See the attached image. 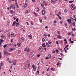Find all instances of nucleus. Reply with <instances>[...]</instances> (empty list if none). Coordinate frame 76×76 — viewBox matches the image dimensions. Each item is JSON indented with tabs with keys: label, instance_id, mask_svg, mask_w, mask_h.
<instances>
[{
	"label": "nucleus",
	"instance_id": "680f3d73",
	"mask_svg": "<svg viewBox=\"0 0 76 76\" xmlns=\"http://www.w3.org/2000/svg\"><path fill=\"white\" fill-rule=\"evenodd\" d=\"M41 6L42 7H44V4H42L41 5Z\"/></svg>",
	"mask_w": 76,
	"mask_h": 76
},
{
	"label": "nucleus",
	"instance_id": "cd10ccee",
	"mask_svg": "<svg viewBox=\"0 0 76 76\" xmlns=\"http://www.w3.org/2000/svg\"><path fill=\"white\" fill-rule=\"evenodd\" d=\"M64 12L65 13H67V10H64Z\"/></svg>",
	"mask_w": 76,
	"mask_h": 76
},
{
	"label": "nucleus",
	"instance_id": "393cba45",
	"mask_svg": "<svg viewBox=\"0 0 76 76\" xmlns=\"http://www.w3.org/2000/svg\"><path fill=\"white\" fill-rule=\"evenodd\" d=\"M3 65V63H1L0 64V67H1Z\"/></svg>",
	"mask_w": 76,
	"mask_h": 76
},
{
	"label": "nucleus",
	"instance_id": "7c9ffc66",
	"mask_svg": "<svg viewBox=\"0 0 76 76\" xmlns=\"http://www.w3.org/2000/svg\"><path fill=\"white\" fill-rule=\"evenodd\" d=\"M37 12H39V9L38 8H37Z\"/></svg>",
	"mask_w": 76,
	"mask_h": 76
},
{
	"label": "nucleus",
	"instance_id": "0e129e2a",
	"mask_svg": "<svg viewBox=\"0 0 76 76\" xmlns=\"http://www.w3.org/2000/svg\"><path fill=\"white\" fill-rule=\"evenodd\" d=\"M47 36L48 37H51V36L50 35V34H48L47 35Z\"/></svg>",
	"mask_w": 76,
	"mask_h": 76
},
{
	"label": "nucleus",
	"instance_id": "a19ab883",
	"mask_svg": "<svg viewBox=\"0 0 76 76\" xmlns=\"http://www.w3.org/2000/svg\"><path fill=\"white\" fill-rule=\"evenodd\" d=\"M4 54H7V52L5 51H4Z\"/></svg>",
	"mask_w": 76,
	"mask_h": 76
},
{
	"label": "nucleus",
	"instance_id": "58836bf2",
	"mask_svg": "<svg viewBox=\"0 0 76 76\" xmlns=\"http://www.w3.org/2000/svg\"><path fill=\"white\" fill-rule=\"evenodd\" d=\"M2 57V56H1V52H0V58H1Z\"/></svg>",
	"mask_w": 76,
	"mask_h": 76
},
{
	"label": "nucleus",
	"instance_id": "6e6552de",
	"mask_svg": "<svg viewBox=\"0 0 76 76\" xmlns=\"http://www.w3.org/2000/svg\"><path fill=\"white\" fill-rule=\"evenodd\" d=\"M13 63V64L14 65H16V61L15 60V61H12Z\"/></svg>",
	"mask_w": 76,
	"mask_h": 76
},
{
	"label": "nucleus",
	"instance_id": "423d86ee",
	"mask_svg": "<svg viewBox=\"0 0 76 76\" xmlns=\"http://www.w3.org/2000/svg\"><path fill=\"white\" fill-rule=\"evenodd\" d=\"M42 47L44 48H46V45H45V43H43L42 45Z\"/></svg>",
	"mask_w": 76,
	"mask_h": 76
},
{
	"label": "nucleus",
	"instance_id": "a211bd4d",
	"mask_svg": "<svg viewBox=\"0 0 76 76\" xmlns=\"http://www.w3.org/2000/svg\"><path fill=\"white\" fill-rule=\"evenodd\" d=\"M7 44H5L3 46V47H4V48H6V47H7Z\"/></svg>",
	"mask_w": 76,
	"mask_h": 76
},
{
	"label": "nucleus",
	"instance_id": "1a4fd4ad",
	"mask_svg": "<svg viewBox=\"0 0 76 76\" xmlns=\"http://www.w3.org/2000/svg\"><path fill=\"white\" fill-rule=\"evenodd\" d=\"M30 50V49H28L27 50V53H26L27 54H29V51Z\"/></svg>",
	"mask_w": 76,
	"mask_h": 76
},
{
	"label": "nucleus",
	"instance_id": "a878e982",
	"mask_svg": "<svg viewBox=\"0 0 76 76\" xmlns=\"http://www.w3.org/2000/svg\"><path fill=\"white\" fill-rule=\"evenodd\" d=\"M51 1H51V3H55L54 0H51Z\"/></svg>",
	"mask_w": 76,
	"mask_h": 76
},
{
	"label": "nucleus",
	"instance_id": "bf43d9fd",
	"mask_svg": "<svg viewBox=\"0 0 76 76\" xmlns=\"http://www.w3.org/2000/svg\"><path fill=\"white\" fill-rule=\"evenodd\" d=\"M26 23H27V25H29V23H28V22H26Z\"/></svg>",
	"mask_w": 76,
	"mask_h": 76
},
{
	"label": "nucleus",
	"instance_id": "c03bdc74",
	"mask_svg": "<svg viewBox=\"0 0 76 76\" xmlns=\"http://www.w3.org/2000/svg\"><path fill=\"white\" fill-rule=\"evenodd\" d=\"M40 56V55L38 54V55L37 56V57H39Z\"/></svg>",
	"mask_w": 76,
	"mask_h": 76
},
{
	"label": "nucleus",
	"instance_id": "9d476101",
	"mask_svg": "<svg viewBox=\"0 0 76 76\" xmlns=\"http://www.w3.org/2000/svg\"><path fill=\"white\" fill-rule=\"evenodd\" d=\"M34 54H35V52L34 51H33L31 53V57H33V56L34 55Z\"/></svg>",
	"mask_w": 76,
	"mask_h": 76
},
{
	"label": "nucleus",
	"instance_id": "774afa93",
	"mask_svg": "<svg viewBox=\"0 0 76 76\" xmlns=\"http://www.w3.org/2000/svg\"><path fill=\"white\" fill-rule=\"evenodd\" d=\"M16 47V45L15 44L14 45V47Z\"/></svg>",
	"mask_w": 76,
	"mask_h": 76
},
{
	"label": "nucleus",
	"instance_id": "69168bd1",
	"mask_svg": "<svg viewBox=\"0 0 76 76\" xmlns=\"http://www.w3.org/2000/svg\"><path fill=\"white\" fill-rule=\"evenodd\" d=\"M57 16H58V17H60V16L59 15H58V14H56Z\"/></svg>",
	"mask_w": 76,
	"mask_h": 76
},
{
	"label": "nucleus",
	"instance_id": "a18cd8bd",
	"mask_svg": "<svg viewBox=\"0 0 76 76\" xmlns=\"http://www.w3.org/2000/svg\"><path fill=\"white\" fill-rule=\"evenodd\" d=\"M42 41H43V42H44V41H45V39L43 38L42 39Z\"/></svg>",
	"mask_w": 76,
	"mask_h": 76
},
{
	"label": "nucleus",
	"instance_id": "c9c22d12",
	"mask_svg": "<svg viewBox=\"0 0 76 76\" xmlns=\"http://www.w3.org/2000/svg\"><path fill=\"white\" fill-rule=\"evenodd\" d=\"M29 12H30V11H28V10H26V13H29Z\"/></svg>",
	"mask_w": 76,
	"mask_h": 76
},
{
	"label": "nucleus",
	"instance_id": "79ce46f5",
	"mask_svg": "<svg viewBox=\"0 0 76 76\" xmlns=\"http://www.w3.org/2000/svg\"><path fill=\"white\" fill-rule=\"evenodd\" d=\"M52 53H56V50H53L52 52Z\"/></svg>",
	"mask_w": 76,
	"mask_h": 76
},
{
	"label": "nucleus",
	"instance_id": "8fccbe9b",
	"mask_svg": "<svg viewBox=\"0 0 76 76\" xmlns=\"http://www.w3.org/2000/svg\"><path fill=\"white\" fill-rule=\"evenodd\" d=\"M74 6V5H73V4H71V7H73Z\"/></svg>",
	"mask_w": 76,
	"mask_h": 76
},
{
	"label": "nucleus",
	"instance_id": "473e14b6",
	"mask_svg": "<svg viewBox=\"0 0 76 76\" xmlns=\"http://www.w3.org/2000/svg\"><path fill=\"white\" fill-rule=\"evenodd\" d=\"M51 70H52V71H53L54 72V68H51Z\"/></svg>",
	"mask_w": 76,
	"mask_h": 76
},
{
	"label": "nucleus",
	"instance_id": "2eb2a0df",
	"mask_svg": "<svg viewBox=\"0 0 76 76\" xmlns=\"http://www.w3.org/2000/svg\"><path fill=\"white\" fill-rule=\"evenodd\" d=\"M4 41V40H3L0 39V44H2V43H3Z\"/></svg>",
	"mask_w": 76,
	"mask_h": 76
},
{
	"label": "nucleus",
	"instance_id": "338daca9",
	"mask_svg": "<svg viewBox=\"0 0 76 76\" xmlns=\"http://www.w3.org/2000/svg\"><path fill=\"white\" fill-rule=\"evenodd\" d=\"M21 40H22V41H23V40H24V39H23V38L22 37L21 38Z\"/></svg>",
	"mask_w": 76,
	"mask_h": 76
},
{
	"label": "nucleus",
	"instance_id": "de8ad7c7",
	"mask_svg": "<svg viewBox=\"0 0 76 76\" xmlns=\"http://www.w3.org/2000/svg\"><path fill=\"white\" fill-rule=\"evenodd\" d=\"M18 53H19V54H20V50H19L18 51Z\"/></svg>",
	"mask_w": 76,
	"mask_h": 76
},
{
	"label": "nucleus",
	"instance_id": "13d9d810",
	"mask_svg": "<svg viewBox=\"0 0 76 76\" xmlns=\"http://www.w3.org/2000/svg\"><path fill=\"white\" fill-rule=\"evenodd\" d=\"M31 25H34V23H33L32 21H31Z\"/></svg>",
	"mask_w": 76,
	"mask_h": 76
},
{
	"label": "nucleus",
	"instance_id": "37998d69",
	"mask_svg": "<svg viewBox=\"0 0 76 76\" xmlns=\"http://www.w3.org/2000/svg\"><path fill=\"white\" fill-rule=\"evenodd\" d=\"M57 32H58V34H60V31H57Z\"/></svg>",
	"mask_w": 76,
	"mask_h": 76
},
{
	"label": "nucleus",
	"instance_id": "3c124183",
	"mask_svg": "<svg viewBox=\"0 0 76 76\" xmlns=\"http://www.w3.org/2000/svg\"><path fill=\"white\" fill-rule=\"evenodd\" d=\"M19 21V19H18V18H17L16 19V22H18Z\"/></svg>",
	"mask_w": 76,
	"mask_h": 76
},
{
	"label": "nucleus",
	"instance_id": "7ed1b4c3",
	"mask_svg": "<svg viewBox=\"0 0 76 76\" xmlns=\"http://www.w3.org/2000/svg\"><path fill=\"white\" fill-rule=\"evenodd\" d=\"M67 22L69 24H71V23H72V21L70 19H68L67 20Z\"/></svg>",
	"mask_w": 76,
	"mask_h": 76
},
{
	"label": "nucleus",
	"instance_id": "6e6d98bb",
	"mask_svg": "<svg viewBox=\"0 0 76 76\" xmlns=\"http://www.w3.org/2000/svg\"><path fill=\"white\" fill-rule=\"evenodd\" d=\"M34 14H35V16H37V14H36V13H35V12H34Z\"/></svg>",
	"mask_w": 76,
	"mask_h": 76
},
{
	"label": "nucleus",
	"instance_id": "39448f33",
	"mask_svg": "<svg viewBox=\"0 0 76 76\" xmlns=\"http://www.w3.org/2000/svg\"><path fill=\"white\" fill-rule=\"evenodd\" d=\"M42 13L43 15H45V10H42Z\"/></svg>",
	"mask_w": 76,
	"mask_h": 76
},
{
	"label": "nucleus",
	"instance_id": "5701e85b",
	"mask_svg": "<svg viewBox=\"0 0 76 76\" xmlns=\"http://www.w3.org/2000/svg\"><path fill=\"white\" fill-rule=\"evenodd\" d=\"M15 50V49L13 48H11L10 49V51H13V50Z\"/></svg>",
	"mask_w": 76,
	"mask_h": 76
},
{
	"label": "nucleus",
	"instance_id": "4468645a",
	"mask_svg": "<svg viewBox=\"0 0 76 76\" xmlns=\"http://www.w3.org/2000/svg\"><path fill=\"white\" fill-rule=\"evenodd\" d=\"M11 36L12 37H15V36L14 35V33H12Z\"/></svg>",
	"mask_w": 76,
	"mask_h": 76
},
{
	"label": "nucleus",
	"instance_id": "ddd939ff",
	"mask_svg": "<svg viewBox=\"0 0 76 76\" xmlns=\"http://www.w3.org/2000/svg\"><path fill=\"white\" fill-rule=\"evenodd\" d=\"M57 37L58 38H59V39H61V37L60 35H58Z\"/></svg>",
	"mask_w": 76,
	"mask_h": 76
},
{
	"label": "nucleus",
	"instance_id": "f3484780",
	"mask_svg": "<svg viewBox=\"0 0 76 76\" xmlns=\"http://www.w3.org/2000/svg\"><path fill=\"white\" fill-rule=\"evenodd\" d=\"M46 45L47 47H50V45H49V44L48 43H46Z\"/></svg>",
	"mask_w": 76,
	"mask_h": 76
},
{
	"label": "nucleus",
	"instance_id": "603ef678",
	"mask_svg": "<svg viewBox=\"0 0 76 76\" xmlns=\"http://www.w3.org/2000/svg\"><path fill=\"white\" fill-rule=\"evenodd\" d=\"M8 55H11V54H12V53H8Z\"/></svg>",
	"mask_w": 76,
	"mask_h": 76
},
{
	"label": "nucleus",
	"instance_id": "c85d7f7f",
	"mask_svg": "<svg viewBox=\"0 0 76 76\" xmlns=\"http://www.w3.org/2000/svg\"><path fill=\"white\" fill-rule=\"evenodd\" d=\"M69 3H72L73 2V1H69Z\"/></svg>",
	"mask_w": 76,
	"mask_h": 76
},
{
	"label": "nucleus",
	"instance_id": "2f4dec72",
	"mask_svg": "<svg viewBox=\"0 0 76 76\" xmlns=\"http://www.w3.org/2000/svg\"><path fill=\"white\" fill-rule=\"evenodd\" d=\"M27 48V47L26 48L24 49V51H26Z\"/></svg>",
	"mask_w": 76,
	"mask_h": 76
},
{
	"label": "nucleus",
	"instance_id": "e2e57ef3",
	"mask_svg": "<svg viewBox=\"0 0 76 76\" xmlns=\"http://www.w3.org/2000/svg\"><path fill=\"white\" fill-rule=\"evenodd\" d=\"M32 67H33V68H34L35 67V65H32Z\"/></svg>",
	"mask_w": 76,
	"mask_h": 76
},
{
	"label": "nucleus",
	"instance_id": "4be33fe9",
	"mask_svg": "<svg viewBox=\"0 0 76 76\" xmlns=\"http://www.w3.org/2000/svg\"><path fill=\"white\" fill-rule=\"evenodd\" d=\"M7 36L8 37H10V33H8L7 34Z\"/></svg>",
	"mask_w": 76,
	"mask_h": 76
},
{
	"label": "nucleus",
	"instance_id": "4c0bfd02",
	"mask_svg": "<svg viewBox=\"0 0 76 76\" xmlns=\"http://www.w3.org/2000/svg\"><path fill=\"white\" fill-rule=\"evenodd\" d=\"M12 44H10L9 45H8V46L9 47H10V46H12Z\"/></svg>",
	"mask_w": 76,
	"mask_h": 76
},
{
	"label": "nucleus",
	"instance_id": "6ab92c4d",
	"mask_svg": "<svg viewBox=\"0 0 76 76\" xmlns=\"http://www.w3.org/2000/svg\"><path fill=\"white\" fill-rule=\"evenodd\" d=\"M69 19L71 20V21H73V20H74V19H73V18L72 17L70 18Z\"/></svg>",
	"mask_w": 76,
	"mask_h": 76
},
{
	"label": "nucleus",
	"instance_id": "b1692460",
	"mask_svg": "<svg viewBox=\"0 0 76 76\" xmlns=\"http://www.w3.org/2000/svg\"><path fill=\"white\" fill-rule=\"evenodd\" d=\"M25 3L26 4H28V1H26Z\"/></svg>",
	"mask_w": 76,
	"mask_h": 76
},
{
	"label": "nucleus",
	"instance_id": "dca6fc26",
	"mask_svg": "<svg viewBox=\"0 0 76 76\" xmlns=\"http://www.w3.org/2000/svg\"><path fill=\"white\" fill-rule=\"evenodd\" d=\"M15 4H13L12 5V9H14V10H15Z\"/></svg>",
	"mask_w": 76,
	"mask_h": 76
},
{
	"label": "nucleus",
	"instance_id": "052dcab7",
	"mask_svg": "<svg viewBox=\"0 0 76 76\" xmlns=\"http://www.w3.org/2000/svg\"><path fill=\"white\" fill-rule=\"evenodd\" d=\"M72 10H74L75 9V8L73 7H72L71 8Z\"/></svg>",
	"mask_w": 76,
	"mask_h": 76
},
{
	"label": "nucleus",
	"instance_id": "20e7f679",
	"mask_svg": "<svg viewBox=\"0 0 76 76\" xmlns=\"http://www.w3.org/2000/svg\"><path fill=\"white\" fill-rule=\"evenodd\" d=\"M28 37L29 39H32V35L31 34L30 35H28Z\"/></svg>",
	"mask_w": 76,
	"mask_h": 76
},
{
	"label": "nucleus",
	"instance_id": "f03ea898",
	"mask_svg": "<svg viewBox=\"0 0 76 76\" xmlns=\"http://www.w3.org/2000/svg\"><path fill=\"white\" fill-rule=\"evenodd\" d=\"M39 50L40 51L42 52L43 51V48L42 46H40L39 47Z\"/></svg>",
	"mask_w": 76,
	"mask_h": 76
},
{
	"label": "nucleus",
	"instance_id": "c756f323",
	"mask_svg": "<svg viewBox=\"0 0 76 76\" xmlns=\"http://www.w3.org/2000/svg\"><path fill=\"white\" fill-rule=\"evenodd\" d=\"M72 25H73V26H75V25H76V23H75V22H74L72 23Z\"/></svg>",
	"mask_w": 76,
	"mask_h": 76
},
{
	"label": "nucleus",
	"instance_id": "49530a36",
	"mask_svg": "<svg viewBox=\"0 0 76 76\" xmlns=\"http://www.w3.org/2000/svg\"><path fill=\"white\" fill-rule=\"evenodd\" d=\"M48 43H49V44H52V42H50V41H49L48 42Z\"/></svg>",
	"mask_w": 76,
	"mask_h": 76
},
{
	"label": "nucleus",
	"instance_id": "f257e3e1",
	"mask_svg": "<svg viewBox=\"0 0 76 76\" xmlns=\"http://www.w3.org/2000/svg\"><path fill=\"white\" fill-rule=\"evenodd\" d=\"M16 23V26H19V23L18 22H17L16 21H14L13 22V24H12V26H15V25Z\"/></svg>",
	"mask_w": 76,
	"mask_h": 76
},
{
	"label": "nucleus",
	"instance_id": "e433bc0d",
	"mask_svg": "<svg viewBox=\"0 0 76 76\" xmlns=\"http://www.w3.org/2000/svg\"><path fill=\"white\" fill-rule=\"evenodd\" d=\"M36 68L34 67V68H33V70L34 71H36Z\"/></svg>",
	"mask_w": 76,
	"mask_h": 76
},
{
	"label": "nucleus",
	"instance_id": "09e8293b",
	"mask_svg": "<svg viewBox=\"0 0 76 76\" xmlns=\"http://www.w3.org/2000/svg\"><path fill=\"white\" fill-rule=\"evenodd\" d=\"M27 62L28 63H29L30 62V60H28L27 61Z\"/></svg>",
	"mask_w": 76,
	"mask_h": 76
},
{
	"label": "nucleus",
	"instance_id": "864d4df0",
	"mask_svg": "<svg viewBox=\"0 0 76 76\" xmlns=\"http://www.w3.org/2000/svg\"><path fill=\"white\" fill-rule=\"evenodd\" d=\"M43 50H45V51H46V52L47 51V50H46V48H44L43 49Z\"/></svg>",
	"mask_w": 76,
	"mask_h": 76
},
{
	"label": "nucleus",
	"instance_id": "5fc2aeb1",
	"mask_svg": "<svg viewBox=\"0 0 76 76\" xmlns=\"http://www.w3.org/2000/svg\"><path fill=\"white\" fill-rule=\"evenodd\" d=\"M67 35L68 36L70 35H71V34H70V33H68L67 34Z\"/></svg>",
	"mask_w": 76,
	"mask_h": 76
},
{
	"label": "nucleus",
	"instance_id": "4d7b16f0",
	"mask_svg": "<svg viewBox=\"0 0 76 76\" xmlns=\"http://www.w3.org/2000/svg\"><path fill=\"white\" fill-rule=\"evenodd\" d=\"M58 14V15H61V12H59Z\"/></svg>",
	"mask_w": 76,
	"mask_h": 76
},
{
	"label": "nucleus",
	"instance_id": "9b49d317",
	"mask_svg": "<svg viewBox=\"0 0 76 76\" xmlns=\"http://www.w3.org/2000/svg\"><path fill=\"white\" fill-rule=\"evenodd\" d=\"M48 59H49V58H50L51 57V55L50 54L48 55Z\"/></svg>",
	"mask_w": 76,
	"mask_h": 76
},
{
	"label": "nucleus",
	"instance_id": "ea45409f",
	"mask_svg": "<svg viewBox=\"0 0 76 76\" xmlns=\"http://www.w3.org/2000/svg\"><path fill=\"white\" fill-rule=\"evenodd\" d=\"M70 42H71V43H72V44H73V43H74V42L71 40V41H70Z\"/></svg>",
	"mask_w": 76,
	"mask_h": 76
},
{
	"label": "nucleus",
	"instance_id": "f8f14e48",
	"mask_svg": "<svg viewBox=\"0 0 76 76\" xmlns=\"http://www.w3.org/2000/svg\"><path fill=\"white\" fill-rule=\"evenodd\" d=\"M17 45L18 47H20V45H21V43H18L17 44Z\"/></svg>",
	"mask_w": 76,
	"mask_h": 76
},
{
	"label": "nucleus",
	"instance_id": "aec40b11",
	"mask_svg": "<svg viewBox=\"0 0 76 76\" xmlns=\"http://www.w3.org/2000/svg\"><path fill=\"white\" fill-rule=\"evenodd\" d=\"M15 5L17 7V8H19V6H18V4H17V2L15 3Z\"/></svg>",
	"mask_w": 76,
	"mask_h": 76
},
{
	"label": "nucleus",
	"instance_id": "72a5a7b5",
	"mask_svg": "<svg viewBox=\"0 0 76 76\" xmlns=\"http://www.w3.org/2000/svg\"><path fill=\"white\" fill-rule=\"evenodd\" d=\"M72 31H76V28H72Z\"/></svg>",
	"mask_w": 76,
	"mask_h": 76
},
{
	"label": "nucleus",
	"instance_id": "f704fd0d",
	"mask_svg": "<svg viewBox=\"0 0 76 76\" xmlns=\"http://www.w3.org/2000/svg\"><path fill=\"white\" fill-rule=\"evenodd\" d=\"M60 55H61V56H62V57H63L64 56L63 54L62 53H60Z\"/></svg>",
	"mask_w": 76,
	"mask_h": 76
},
{
	"label": "nucleus",
	"instance_id": "412c9836",
	"mask_svg": "<svg viewBox=\"0 0 76 76\" xmlns=\"http://www.w3.org/2000/svg\"><path fill=\"white\" fill-rule=\"evenodd\" d=\"M10 12L11 14H13V11L12 10H11L10 11Z\"/></svg>",
	"mask_w": 76,
	"mask_h": 76
},
{
	"label": "nucleus",
	"instance_id": "bb28decb",
	"mask_svg": "<svg viewBox=\"0 0 76 76\" xmlns=\"http://www.w3.org/2000/svg\"><path fill=\"white\" fill-rule=\"evenodd\" d=\"M56 53L57 54H58V53L59 52V51H58V50L56 49Z\"/></svg>",
	"mask_w": 76,
	"mask_h": 76
},
{
	"label": "nucleus",
	"instance_id": "0eeeda50",
	"mask_svg": "<svg viewBox=\"0 0 76 76\" xmlns=\"http://www.w3.org/2000/svg\"><path fill=\"white\" fill-rule=\"evenodd\" d=\"M5 36V35H4V34H3L1 36V38L2 39H3V38H4Z\"/></svg>",
	"mask_w": 76,
	"mask_h": 76
}]
</instances>
